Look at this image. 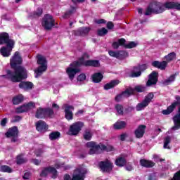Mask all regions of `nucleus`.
<instances>
[{
	"mask_svg": "<svg viewBox=\"0 0 180 180\" xmlns=\"http://www.w3.org/2000/svg\"><path fill=\"white\" fill-rule=\"evenodd\" d=\"M23 59L20 54V52H15L14 55L10 60V65L11 68L14 70H6V74L1 75L3 78L10 79L12 82H20L18 84L19 88L24 89V91H29L32 89L34 84L31 81H22L28 77V71L24 66H22Z\"/></svg>",
	"mask_w": 180,
	"mask_h": 180,
	"instance_id": "nucleus-1",
	"label": "nucleus"
},
{
	"mask_svg": "<svg viewBox=\"0 0 180 180\" xmlns=\"http://www.w3.org/2000/svg\"><path fill=\"white\" fill-rule=\"evenodd\" d=\"M90 56L88 53H83L81 58H79L78 60H75L72 62L69 65V68H67L66 72L70 78V79H74L76 74L81 72L82 65H85V67H99L100 62L99 60H85V59H89Z\"/></svg>",
	"mask_w": 180,
	"mask_h": 180,
	"instance_id": "nucleus-2",
	"label": "nucleus"
},
{
	"mask_svg": "<svg viewBox=\"0 0 180 180\" xmlns=\"http://www.w3.org/2000/svg\"><path fill=\"white\" fill-rule=\"evenodd\" d=\"M166 8L173 10H180V3L179 1H166L164 4L160 1H151L144 14L145 15H151L154 14H161L165 11Z\"/></svg>",
	"mask_w": 180,
	"mask_h": 180,
	"instance_id": "nucleus-3",
	"label": "nucleus"
},
{
	"mask_svg": "<svg viewBox=\"0 0 180 180\" xmlns=\"http://www.w3.org/2000/svg\"><path fill=\"white\" fill-rule=\"evenodd\" d=\"M175 100L174 102L167 106V109L162 110L163 115H170L178 106L177 113L173 117L174 126L172 127V130L176 131L180 129V95H175Z\"/></svg>",
	"mask_w": 180,
	"mask_h": 180,
	"instance_id": "nucleus-4",
	"label": "nucleus"
},
{
	"mask_svg": "<svg viewBox=\"0 0 180 180\" xmlns=\"http://www.w3.org/2000/svg\"><path fill=\"white\" fill-rule=\"evenodd\" d=\"M146 86L145 85H136L134 88L132 86H128V88H126L124 91H122L121 94H118L115 96V101L117 102H120L124 96V98H129V96H131V95H135L136 91V92H146Z\"/></svg>",
	"mask_w": 180,
	"mask_h": 180,
	"instance_id": "nucleus-5",
	"label": "nucleus"
},
{
	"mask_svg": "<svg viewBox=\"0 0 180 180\" xmlns=\"http://www.w3.org/2000/svg\"><path fill=\"white\" fill-rule=\"evenodd\" d=\"M54 116V110L51 108H41L37 109L35 117L37 119H46V117L52 118Z\"/></svg>",
	"mask_w": 180,
	"mask_h": 180,
	"instance_id": "nucleus-6",
	"label": "nucleus"
},
{
	"mask_svg": "<svg viewBox=\"0 0 180 180\" xmlns=\"http://www.w3.org/2000/svg\"><path fill=\"white\" fill-rule=\"evenodd\" d=\"M37 63L39 64V68L34 70V72L36 74L35 77L37 78L41 74H43L44 71H46L48 68V65H47V60L46 58L44 56H42L41 55H37Z\"/></svg>",
	"mask_w": 180,
	"mask_h": 180,
	"instance_id": "nucleus-7",
	"label": "nucleus"
},
{
	"mask_svg": "<svg viewBox=\"0 0 180 180\" xmlns=\"http://www.w3.org/2000/svg\"><path fill=\"white\" fill-rule=\"evenodd\" d=\"M84 126V122H75L69 127L68 134L69 136H78Z\"/></svg>",
	"mask_w": 180,
	"mask_h": 180,
	"instance_id": "nucleus-8",
	"label": "nucleus"
},
{
	"mask_svg": "<svg viewBox=\"0 0 180 180\" xmlns=\"http://www.w3.org/2000/svg\"><path fill=\"white\" fill-rule=\"evenodd\" d=\"M56 21L51 14H46L42 20V27L46 31H51L55 27Z\"/></svg>",
	"mask_w": 180,
	"mask_h": 180,
	"instance_id": "nucleus-9",
	"label": "nucleus"
},
{
	"mask_svg": "<svg viewBox=\"0 0 180 180\" xmlns=\"http://www.w3.org/2000/svg\"><path fill=\"white\" fill-rule=\"evenodd\" d=\"M8 42L9 43L10 46H7L6 45V46H2V48L0 49V53L2 55V56H4V58H8L11 56L12 51L13 48H15V40L11 39L9 35Z\"/></svg>",
	"mask_w": 180,
	"mask_h": 180,
	"instance_id": "nucleus-10",
	"label": "nucleus"
},
{
	"mask_svg": "<svg viewBox=\"0 0 180 180\" xmlns=\"http://www.w3.org/2000/svg\"><path fill=\"white\" fill-rule=\"evenodd\" d=\"M98 167L103 173H110L113 171V162L110 160H101L98 162Z\"/></svg>",
	"mask_w": 180,
	"mask_h": 180,
	"instance_id": "nucleus-11",
	"label": "nucleus"
},
{
	"mask_svg": "<svg viewBox=\"0 0 180 180\" xmlns=\"http://www.w3.org/2000/svg\"><path fill=\"white\" fill-rule=\"evenodd\" d=\"M154 98V94L153 92H149L148 95H146L143 101L138 103L136 106V110L137 112L140 110H143L147 106H148L149 103H150L152 99Z\"/></svg>",
	"mask_w": 180,
	"mask_h": 180,
	"instance_id": "nucleus-12",
	"label": "nucleus"
},
{
	"mask_svg": "<svg viewBox=\"0 0 180 180\" xmlns=\"http://www.w3.org/2000/svg\"><path fill=\"white\" fill-rule=\"evenodd\" d=\"M86 169H81V167H77L75 169L73 174L72 176L71 180H84L86 178V174L87 173Z\"/></svg>",
	"mask_w": 180,
	"mask_h": 180,
	"instance_id": "nucleus-13",
	"label": "nucleus"
},
{
	"mask_svg": "<svg viewBox=\"0 0 180 180\" xmlns=\"http://www.w3.org/2000/svg\"><path fill=\"white\" fill-rule=\"evenodd\" d=\"M101 144L102 143L97 144V143L95 141H90L89 143H86V147H87V148H90L89 154H90V155H93L94 154H98L100 150H101Z\"/></svg>",
	"mask_w": 180,
	"mask_h": 180,
	"instance_id": "nucleus-14",
	"label": "nucleus"
},
{
	"mask_svg": "<svg viewBox=\"0 0 180 180\" xmlns=\"http://www.w3.org/2000/svg\"><path fill=\"white\" fill-rule=\"evenodd\" d=\"M148 68V65L143 63V65H138V66H134L133 70L131 71L130 77H140L142 74V71H145Z\"/></svg>",
	"mask_w": 180,
	"mask_h": 180,
	"instance_id": "nucleus-15",
	"label": "nucleus"
},
{
	"mask_svg": "<svg viewBox=\"0 0 180 180\" xmlns=\"http://www.w3.org/2000/svg\"><path fill=\"white\" fill-rule=\"evenodd\" d=\"M34 108H36V104L34 102H28L27 103H24L23 105H21V106L16 108L15 112L24 113L25 112H28Z\"/></svg>",
	"mask_w": 180,
	"mask_h": 180,
	"instance_id": "nucleus-16",
	"label": "nucleus"
},
{
	"mask_svg": "<svg viewBox=\"0 0 180 180\" xmlns=\"http://www.w3.org/2000/svg\"><path fill=\"white\" fill-rule=\"evenodd\" d=\"M108 54L110 56L120 60L125 59V58L129 57V52H127L126 51H118L117 52H115V51H109Z\"/></svg>",
	"mask_w": 180,
	"mask_h": 180,
	"instance_id": "nucleus-17",
	"label": "nucleus"
},
{
	"mask_svg": "<svg viewBox=\"0 0 180 180\" xmlns=\"http://www.w3.org/2000/svg\"><path fill=\"white\" fill-rule=\"evenodd\" d=\"M64 108H65V118L68 120H73L74 119V113L72 112V110H75V108L72 105H68V104H65L64 105Z\"/></svg>",
	"mask_w": 180,
	"mask_h": 180,
	"instance_id": "nucleus-18",
	"label": "nucleus"
},
{
	"mask_svg": "<svg viewBox=\"0 0 180 180\" xmlns=\"http://www.w3.org/2000/svg\"><path fill=\"white\" fill-rule=\"evenodd\" d=\"M90 27H81L78 30H75L72 33L75 37H85L90 32Z\"/></svg>",
	"mask_w": 180,
	"mask_h": 180,
	"instance_id": "nucleus-19",
	"label": "nucleus"
},
{
	"mask_svg": "<svg viewBox=\"0 0 180 180\" xmlns=\"http://www.w3.org/2000/svg\"><path fill=\"white\" fill-rule=\"evenodd\" d=\"M149 78L146 82V85L148 86H150L151 85H155L158 81V71H152L150 74H149Z\"/></svg>",
	"mask_w": 180,
	"mask_h": 180,
	"instance_id": "nucleus-20",
	"label": "nucleus"
},
{
	"mask_svg": "<svg viewBox=\"0 0 180 180\" xmlns=\"http://www.w3.org/2000/svg\"><path fill=\"white\" fill-rule=\"evenodd\" d=\"M36 129L39 133H46L49 130V124L44 120H38L35 123Z\"/></svg>",
	"mask_w": 180,
	"mask_h": 180,
	"instance_id": "nucleus-21",
	"label": "nucleus"
},
{
	"mask_svg": "<svg viewBox=\"0 0 180 180\" xmlns=\"http://www.w3.org/2000/svg\"><path fill=\"white\" fill-rule=\"evenodd\" d=\"M147 126L146 124H139L134 131V135L136 139H142L146 133Z\"/></svg>",
	"mask_w": 180,
	"mask_h": 180,
	"instance_id": "nucleus-22",
	"label": "nucleus"
},
{
	"mask_svg": "<svg viewBox=\"0 0 180 180\" xmlns=\"http://www.w3.org/2000/svg\"><path fill=\"white\" fill-rule=\"evenodd\" d=\"M19 136V130L18 129V126H13V127H10L6 133V136L9 139L10 137H18Z\"/></svg>",
	"mask_w": 180,
	"mask_h": 180,
	"instance_id": "nucleus-23",
	"label": "nucleus"
},
{
	"mask_svg": "<svg viewBox=\"0 0 180 180\" xmlns=\"http://www.w3.org/2000/svg\"><path fill=\"white\" fill-rule=\"evenodd\" d=\"M141 167H143V168H153L155 165V162H153V160H139Z\"/></svg>",
	"mask_w": 180,
	"mask_h": 180,
	"instance_id": "nucleus-24",
	"label": "nucleus"
},
{
	"mask_svg": "<svg viewBox=\"0 0 180 180\" xmlns=\"http://www.w3.org/2000/svg\"><path fill=\"white\" fill-rule=\"evenodd\" d=\"M8 37L9 34H8V32H1L0 34V45L6 44V46H10V44L8 42Z\"/></svg>",
	"mask_w": 180,
	"mask_h": 180,
	"instance_id": "nucleus-25",
	"label": "nucleus"
},
{
	"mask_svg": "<svg viewBox=\"0 0 180 180\" xmlns=\"http://www.w3.org/2000/svg\"><path fill=\"white\" fill-rule=\"evenodd\" d=\"M153 67H155V68H160V70H165L168 63L165 62V60H162V62H159V60H154L151 63Z\"/></svg>",
	"mask_w": 180,
	"mask_h": 180,
	"instance_id": "nucleus-26",
	"label": "nucleus"
},
{
	"mask_svg": "<svg viewBox=\"0 0 180 180\" xmlns=\"http://www.w3.org/2000/svg\"><path fill=\"white\" fill-rule=\"evenodd\" d=\"M127 126V122L117 120V122L114 123L113 128L115 129V130H122L123 129H125Z\"/></svg>",
	"mask_w": 180,
	"mask_h": 180,
	"instance_id": "nucleus-27",
	"label": "nucleus"
},
{
	"mask_svg": "<svg viewBox=\"0 0 180 180\" xmlns=\"http://www.w3.org/2000/svg\"><path fill=\"white\" fill-rule=\"evenodd\" d=\"M103 78V74L102 72H94L91 75V79L93 82L98 83L101 82L102 79Z\"/></svg>",
	"mask_w": 180,
	"mask_h": 180,
	"instance_id": "nucleus-28",
	"label": "nucleus"
},
{
	"mask_svg": "<svg viewBox=\"0 0 180 180\" xmlns=\"http://www.w3.org/2000/svg\"><path fill=\"white\" fill-rule=\"evenodd\" d=\"M120 82L119 81V79H112L110 82L105 84L103 89H106V90L111 89V88H115V86H116V85H118V84H120Z\"/></svg>",
	"mask_w": 180,
	"mask_h": 180,
	"instance_id": "nucleus-29",
	"label": "nucleus"
},
{
	"mask_svg": "<svg viewBox=\"0 0 180 180\" xmlns=\"http://www.w3.org/2000/svg\"><path fill=\"white\" fill-rule=\"evenodd\" d=\"M127 164V160L124 157H119L115 160V165H117V167H120L122 168V167H125Z\"/></svg>",
	"mask_w": 180,
	"mask_h": 180,
	"instance_id": "nucleus-30",
	"label": "nucleus"
},
{
	"mask_svg": "<svg viewBox=\"0 0 180 180\" xmlns=\"http://www.w3.org/2000/svg\"><path fill=\"white\" fill-rule=\"evenodd\" d=\"M28 160L27 158H25L24 154H19L16 157V164L17 165H22V164H26Z\"/></svg>",
	"mask_w": 180,
	"mask_h": 180,
	"instance_id": "nucleus-31",
	"label": "nucleus"
},
{
	"mask_svg": "<svg viewBox=\"0 0 180 180\" xmlns=\"http://www.w3.org/2000/svg\"><path fill=\"white\" fill-rule=\"evenodd\" d=\"M24 101V96L22 94L16 95L12 99V102L13 105H19Z\"/></svg>",
	"mask_w": 180,
	"mask_h": 180,
	"instance_id": "nucleus-32",
	"label": "nucleus"
},
{
	"mask_svg": "<svg viewBox=\"0 0 180 180\" xmlns=\"http://www.w3.org/2000/svg\"><path fill=\"white\" fill-rule=\"evenodd\" d=\"M60 136H61V134H60V131H52L49 134V139L51 141H53L54 140H57L58 139H60Z\"/></svg>",
	"mask_w": 180,
	"mask_h": 180,
	"instance_id": "nucleus-33",
	"label": "nucleus"
},
{
	"mask_svg": "<svg viewBox=\"0 0 180 180\" xmlns=\"http://www.w3.org/2000/svg\"><path fill=\"white\" fill-rule=\"evenodd\" d=\"M92 137H93V134L91 131H90V130H85L83 134V139L86 140V141H89L88 143H90Z\"/></svg>",
	"mask_w": 180,
	"mask_h": 180,
	"instance_id": "nucleus-34",
	"label": "nucleus"
},
{
	"mask_svg": "<svg viewBox=\"0 0 180 180\" xmlns=\"http://www.w3.org/2000/svg\"><path fill=\"white\" fill-rule=\"evenodd\" d=\"M51 172V166H47L46 167H44L40 173V176L41 177H46L49 173Z\"/></svg>",
	"mask_w": 180,
	"mask_h": 180,
	"instance_id": "nucleus-35",
	"label": "nucleus"
},
{
	"mask_svg": "<svg viewBox=\"0 0 180 180\" xmlns=\"http://www.w3.org/2000/svg\"><path fill=\"white\" fill-rule=\"evenodd\" d=\"M0 171L6 172L7 173H12V172H13L12 167H10L8 165H1V166H0Z\"/></svg>",
	"mask_w": 180,
	"mask_h": 180,
	"instance_id": "nucleus-36",
	"label": "nucleus"
},
{
	"mask_svg": "<svg viewBox=\"0 0 180 180\" xmlns=\"http://www.w3.org/2000/svg\"><path fill=\"white\" fill-rule=\"evenodd\" d=\"M101 151H115V147H113V146H105V144H101Z\"/></svg>",
	"mask_w": 180,
	"mask_h": 180,
	"instance_id": "nucleus-37",
	"label": "nucleus"
},
{
	"mask_svg": "<svg viewBox=\"0 0 180 180\" xmlns=\"http://www.w3.org/2000/svg\"><path fill=\"white\" fill-rule=\"evenodd\" d=\"M176 53L175 52H172L171 53H169L168 55H167L165 58L166 59V62L168 64V61H172L174 60V59L176 58Z\"/></svg>",
	"mask_w": 180,
	"mask_h": 180,
	"instance_id": "nucleus-38",
	"label": "nucleus"
},
{
	"mask_svg": "<svg viewBox=\"0 0 180 180\" xmlns=\"http://www.w3.org/2000/svg\"><path fill=\"white\" fill-rule=\"evenodd\" d=\"M42 14H43V8H41V7H38V8L37 9V11H34L32 13V16L34 18L41 17Z\"/></svg>",
	"mask_w": 180,
	"mask_h": 180,
	"instance_id": "nucleus-39",
	"label": "nucleus"
},
{
	"mask_svg": "<svg viewBox=\"0 0 180 180\" xmlns=\"http://www.w3.org/2000/svg\"><path fill=\"white\" fill-rule=\"evenodd\" d=\"M115 109L119 115H124V106L123 105H120L117 103L115 105Z\"/></svg>",
	"mask_w": 180,
	"mask_h": 180,
	"instance_id": "nucleus-40",
	"label": "nucleus"
},
{
	"mask_svg": "<svg viewBox=\"0 0 180 180\" xmlns=\"http://www.w3.org/2000/svg\"><path fill=\"white\" fill-rule=\"evenodd\" d=\"M50 173H52V178L56 179L58 177V172L56 167H53V166H50Z\"/></svg>",
	"mask_w": 180,
	"mask_h": 180,
	"instance_id": "nucleus-41",
	"label": "nucleus"
},
{
	"mask_svg": "<svg viewBox=\"0 0 180 180\" xmlns=\"http://www.w3.org/2000/svg\"><path fill=\"white\" fill-rule=\"evenodd\" d=\"M108 31L106 30V28L103 27L100 30H98V35L99 37H105L108 34Z\"/></svg>",
	"mask_w": 180,
	"mask_h": 180,
	"instance_id": "nucleus-42",
	"label": "nucleus"
},
{
	"mask_svg": "<svg viewBox=\"0 0 180 180\" xmlns=\"http://www.w3.org/2000/svg\"><path fill=\"white\" fill-rule=\"evenodd\" d=\"M176 79V75L175 74H172L167 79H165V84H170L171 82H173V81H175Z\"/></svg>",
	"mask_w": 180,
	"mask_h": 180,
	"instance_id": "nucleus-43",
	"label": "nucleus"
},
{
	"mask_svg": "<svg viewBox=\"0 0 180 180\" xmlns=\"http://www.w3.org/2000/svg\"><path fill=\"white\" fill-rule=\"evenodd\" d=\"M137 45L138 44H136V42L131 41L129 44H127V45L125 46V49H132L133 48H136Z\"/></svg>",
	"mask_w": 180,
	"mask_h": 180,
	"instance_id": "nucleus-44",
	"label": "nucleus"
},
{
	"mask_svg": "<svg viewBox=\"0 0 180 180\" xmlns=\"http://www.w3.org/2000/svg\"><path fill=\"white\" fill-rule=\"evenodd\" d=\"M126 42L127 41L124 38H120V39H118L119 47L124 46V48H126V46H127Z\"/></svg>",
	"mask_w": 180,
	"mask_h": 180,
	"instance_id": "nucleus-45",
	"label": "nucleus"
},
{
	"mask_svg": "<svg viewBox=\"0 0 180 180\" xmlns=\"http://www.w3.org/2000/svg\"><path fill=\"white\" fill-rule=\"evenodd\" d=\"M77 81H84L85 79H86V75L85 72H82L81 74H79L77 76Z\"/></svg>",
	"mask_w": 180,
	"mask_h": 180,
	"instance_id": "nucleus-46",
	"label": "nucleus"
},
{
	"mask_svg": "<svg viewBox=\"0 0 180 180\" xmlns=\"http://www.w3.org/2000/svg\"><path fill=\"white\" fill-rule=\"evenodd\" d=\"M170 180H180V169L174 174L172 179H171Z\"/></svg>",
	"mask_w": 180,
	"mask_h": 180,
	"instance_id": "nucleus-47",
	"label": "nucleus"
},
{
	"mask_svg": "<svg viewBox=\"0 0 180 180\" xmlns=\"http://www.w3.org/2000/svg\"><path fill=\"white\" fill-rule=\"evenodd\" d=\"M169 143H171V137H169V136H167V137H166L165 139L164 148H167V147H168V144H169Z\"/></svg>",
	"mask_w": 180,
	"mask_h": 180,
	"instance_id": "nucleus-48",
	"label": "nucleus"
},
{
	"mask_svg": "<svg viewBox=\"0 0 180 180\" xmlns=\"http://www.w3.org/2000/svg\"><path fill=\"white\" fill-rule=\"evenodd\" d=\"M73 13L72 10H68V11H66V13H65V14L63 15V18H68V17H70V15H71Z\"/></svg>",
	"mask_w": 180,
	"mask_h": 180,
	"instance_id": "nucleus-49",
	"label": "nucleus"
},
{
	"mask_svg": "<svg viewBox=\"0 0 180 180\" xmlns=\"http://www.w3.org/2000/svg\"><path fill=\"white\" fill-rule=\"evenodd\" d=\"M114 27H115V24H113L112 21H108V22H107V28L108 30H113Z\"/></svg>",
	"mask_w": 180,
	"mask_h": 180,
	"instance_id": "nucleus-50",
	"label": "nucleus"
},
{
	"mask_svg": "<svg viewBox=\"0 0 180 180\" xmlns=\"http://www.w3.org/2000/svg\"><path fill=\"white\" fill-rule=\"evenodd\" d=\"M32 164H34V165H40L41 160H39L37 159L31 160Z\"/></svg>",
	"mask_w": 180,
	"mask_h": 180,
	"instance_id": "nucleus-51",
	"label": "nucleus"
},
{
	"mask_svg": "<svg viewBox=\"0 0 180 180\" xmlns=\"http://www.w3.org/2000/svg\"><path fill=\"white\" fill-rule=\"evenodd\" d=\"M7 123H8V119L7 117H4V119H2L1 122V126L4 127L5 126H6Z\"/></svg>",
	"mask_w": 180,
	"mask_h": 180,
	"instance_id": "nucleus-52",
	"label": "nucleus"
},
{
	"mask_svg": "<svg viewBox=\"0 0 180 180\" xmlns=\"http://www.w3.org/2000/svg\"><path fill=\"white\" fill-rule=\"evenodd\" d=\"M125 169H127V171H133L134 167L132 165H130V163H128L127 165H126Z\"/></svg>",
	"mask_w": 180,
	"mask_h": 180,
	"instance_id": "nucleus-53",
	"label": "nucleus"
},
{
	"mask_svg": "<svg viewBox=\"0 0 180 180\" xmlns=\"http://www.w3.org/2000/svg\"><path fill=\"white\" fill-rule=\"evenodd\" d=\"M112 46L114 49H119V39L117 42H112Z\"/></svg>",
	"mask_w": 180,
	"mask_h": 180,
	"instance_id": "nucleus-54",
	"label": "nucleus"
},
{
	"mask_svg": "<svg viewBox=\"0 0 180 180\" xmlns=\"http://www.w3.org/2000/svg\"><path fill=\"white\" fill-rule=\"evenodd\" d=\"M127 137V133H123L122 134H121L120 135V140H121V141H125Z\"/></svg>",
	"mask_w": 180,
	"mask_h": 180,
	"instance_id": "nucleus-55",
	"label": "nucleus"
},
{
	"mask_svg": "<svg viewBox=\"0 0 180 180\" xmlns=\"http://www.w3.org/2000/svg\"><path fill=\"white\" fill-rule=\"evenodd\" d=\"M106 21L103 18H101L100 20H96V24H105Z\"/></svg>",
	"mask_w": 180,
	"mask_h": 180,
	"instance_id": "nucleus-56",
	"label": "nucleus"
},
{
	"mask_svg": "<svg viewBox=\"0 0 180 180\" xmlns=\"http://www.w3.org/2000/svg\"><path fill=\"white\" fill-rule=\"evenodd\" d=\"M30 172H26L25 173H24L22 178L25 179H30Z\"/></svg>",
	"mask_w": 180,
	"mask_h": 180,
	"instance_id": "nucleus-57",
	"label": "nucleus"
},
{
	"mask_svg": "<svg viewBox=\"0 0 180 180\" xmlns=\"http://www.w3.org/2000/svg\"><path fill=\"white\" fill-rule=\"evenodd\" d=\"M63 180H71V176L68 173H66L63 176Z\"/></svg>",
	"mask_w": 180,
	"mask_h": 180,
	"instance_id": "nucleus-58",
	"label": "nucleus"
},
{
	"mask_svg": "<svg viewBox=\"0 0 180 180\" xmlns=\"http://www.w3.org/2000/svg\"><path fill=\"white\" fill-rule=\"evenodd\" d=\"M21 119H22L21 116L17 115V116H15L13 122H20V120H21Z\"/></svg>",
	"mask_w": 180,
	"mask_h": 180,
	"instance_id": "nucleus-59",
	"label": "nucleus"
},
{
	"mask_svg": "<svg viewBox=\"0 0 180 180\" xmlns=\"http://www.w3.org/2000/svg\"><path fill=\"white\" fill-rule=\"evenodd\" d=\"M127 110H129V112H132L135 110V108L134 106H128V108L126 109Z\"/></svg>",
	"mask_w": 180,
	"mask_h": 180,
	"instance_id": "nucleus-60",
	"label": "nucleus"
},
{
	"mask_svg": "<svg viewBox=\"0 0 180 180\" xmlns=\"http://www.w3.org/2000/svg\"><path fill=\"white\" fill-rule=\"evenodd\" d=\"M72 1L75 4L76 3H83L84 0H72Z\"/></svg>",
	"mask_w": 180,
	"mask_h": 180,
	"instance_id": "nucleus-61",
	"label": "nucleus"
},
{
	"mask_svg": "<svg viewBox=\"0 0 180 180\" xmlns=\"http://www.w3.org/2000/svg\"><path fill=\"white\" fill-rule=\"evenodd\" d=\"M52 108H56V109H59L60 106L57 103H53Z\"/></svg>",
	"mask_w": 180,
	"mask_h": 180,
	"instance_id": "nucleus-62",
	"label": "nucleus"
},
{
	"mask_svg": "<svg viewBox=\"0 0 180 180\" xmlns=\"http://www.w3.org/2000/svg\"><path fill=\"white\" fill-rule=\"evenodd\" d=\"M153 158H154V160H160L159 155H157L156 154H155V155H153Z\"/></svg>",
	"mask_w": 180,
	"mask_h": 180,
	"instance_id": "nucleus-63",
	"label": "nucleus"
},
{
	"mask_svg": "<svg viewBox=\"0 0 180 180\" xmlns=\"http://www.w3.org/2000/svg\"><path fill=\"white\" fill-rule=\"evenodd\" d=\"M138 13L139 14H143V8H138Z\"/></svg>",
	"mask_w": 180,
	"mask_h": 180,
	"instance_id": "nucleus-64",
	"label": "nucleus"
}]
</instances>
